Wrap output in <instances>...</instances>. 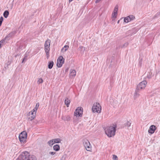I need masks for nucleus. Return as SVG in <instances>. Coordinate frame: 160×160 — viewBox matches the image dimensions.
I'll list each match as a JSON object with an SVG mask.
<instances>
[{
  "mask_svg": "<svg viewBox=\"0 0 160 160\" xmlns=\"http://www.w3.org/2000/svg\"><path fill=\"white\" fill-rule=\"evenodd\" d=\"M116 126L114 125L113 126L108 127L105 131L106 134L109 137H113L115 135V132L116 130Z\"/></svg>",
  "mask_w": 160,
  "mask_h": 160,
  "instance_id": "obj_1",
  "label": "nucleus"
},
{
  "mask_svg": "<svg viewBox=\"0 0 160 160\" xmlns=\"http://www.w3.org/2000/svg\"><path fill=\"white\" fill-rule=\"evenodd\" d=\"M20 157L22 160H37V158L35 156L29 155V153L27 151L22 153Z\"/></svg>",
  "mask_w": 160,
  "mask_h": 160,
  "instance_id": "obj_2",
  "label": "nucleus"
},
{
  "mask_svg": "<svg viewBox=\"0 0 160 160\" xmlns=\"http://www.w3.org/2000/svg\"><path fill=\"white\" fill-rule=\"evenodd\" d=\"M101 110V107L99 103H96L93 104L92 108V110L93 112L99 113L100 112Z\"/></svg>",
  "mask_w": 160,
  "mask_h": 160,
  "instance_id": "obj_3",
  "label": "nucleus"
},
{
  "mask_svg": "<svg viewBox=\"0 0 160 160\" xmlns=\"http://www.w3.org/2000/svg\"><path fill=\"white\" fill-rule=\"evenodd\" d=\"M83 145L87 151H90L91 150V147L89 141L86 138H84L82 140Z\"/></svg>",
  "mask_w": 160,
  "mask_h": 160,
  "instance_id": "obj_4",
  "label": "nucleus"
},
{
  "mask_svg": "<svg viewBox=\"0 0 160 160\" xmlns=\"http://www.w3.org/2000/svg\"><path fill=\"white\" fill-rule=\"evenodd\" d=\"M27 137V133L25 131L22 132L19 136V141L21 143H24L25 142Z\"/></svg>",
  "mask_w": 160,
  "mask_h": 160,
  "instance_id": "obj_5",
  "label": "nucleus"
},
{
  "mask_svg": "<svg viewBox=\"0 0 160 160\" xmlns=\"http://www.w3.org/2000/svg\"><path fill=\"white\" fill-rule=\"evenodd\" d=\"M147 83V82L146 80H143L140 82L137 86V89L141 90L142 89H144Z\"/></svg>",
  "mask_w": 160,
  "mask_h": 160,
  "instance_id": "obj_6",
  "label": "nucleus"
},
{
  "mask_svg": "<svg viewBox=\"0 0 160 160\" xmlns=\"http://www.w3.org/2000/svg\"><path fill=\"white\" fill-rule=\"evenodd\" d=\"M83 112V108L81 107H78L74 112V115L77 117L82 116Z\"/></svg>",
  "mask_w": 160,
  "mask_h": 160,
  "instance_id": "obj_7",
  "label": "nucleus"
},
{
  "mask_svg": "<svg viewBox=\"0 0 160 160\" xmlns=\"http://www.w3.org/2000/svg\"><path fill=\"white\" fill-rule=\"evenodd\" d=\"M64 59L63 58L62 56H60L58 58L57 62V65L58 68L61 67L62 65L64 63Z\"/></svg>",
  "mask_w": 160,
  "mask_h": 160,
  "instance_id": "obj_8",
  "label": "nucleus"
},
{
  "mask_svg": "<svg viewBox=\"0 0 160 160\" xmlns=\"http://www.w3.org/2000/svg\"><path fill=\"white\" fill-rule=\"evenodd\" d=\"M51 41L48 39L45 42L44 44V50L45 52H49Z\"/></svg>",
  "mask_w": 160,
  "mask_h": 160,
  "instance_id": "obj_9",
  "label": "nucleus"
},
{
  "mask_svg": "<svg viewBox=\"0 0 160 160\" xmlns=\"http://www.w3.org/2000/svg\"><path fill=\"white\" fill-rule=\"evenodd\" d=\"M36 112L32 110L30 112L28 113V120L29 121H32L35 117L36 115Z\"/></svg>",
  "mask_w": 160,
  "mask_h": 160,
  "instance_id": "obj_10",
  "label": "nucleus"
},
{
  "mask_svg": "<svg viewBox=\"0 0 160 160\" xmlns=\"http://www.w3.org/2000/svg\"><path fill=\"white\" fill-rule=\"evenodd\" d=\"M156 129V128L154 125H152L149 128L148 130V132L149 133L152 134L155 131Z\"/></svg>",
  "mask_w": 160,
  "mask_h": 160,
  "instance_id": "obj_11",
  "label": "nucleus"
},
{
  "mask_svg": "<svg viewBox=\"0 0 160 160\" xmlns=\"http://www.w3.org/2000/svg\"><path fill=\"white\" fill-rule=\"evenodd\" d=\"M140 90L136 88L133 96L134 99H136L140 96L139 91Z\"/></svg>",
  "mask_w": 160,
  "mask_h": 160,
  "instance_id": "obj_12",
  "label": "nucleus"
},
{
  "mask_svg": "<svg viewBox=\"0 0 160 160\" xmlns=\"http://www.w3.org/2000/svg\"><path fill=\"white\" fill-rule=\"evenodd\" d=\"M16 33V31L14 30L10 33L8 35L6 36L5 38L4 39L6 40V38H10L14 35Z\"/></svg>",
  "mask_w": 160,
  "mask_h": 160,
  "instance_id": "obj_13",
  "label": "nucleus"
},
{
  "mask_svg": "<svg viewBox=\"0 0 160 160\" xmlns=\"http://www.w3.org/2000/svg\"><path fill=\"white\" fill-rule=\"evenodd\" d=\"M70 77H74L76 75V71L75 70L71 69L70 71Z\"/></svg>",
  "mask_w": 160,
  "mask_h": 160,
  "instance_id": "obj_14",
  "label": "nucleus"
},
{
  "mask_svg": "<svg viewBox=\"0 0 160 160\" xmlns=\"http://www.w3.org/2000/svg\"><path fill=\"white\" fill-rule=\"evenodd\" d=\"M131 124V123L130 121H128L125 124V127H127V129L128 130H130L131 129V128L130 127Z\"/></svg>",
  "mask_w": 160,
  "mask_h": 160,
  "instance_id": "obj_15",
  "label": "nucleus"
},
{
  "mask_svg": "<svg viewBox=\"0 0 160 160\" xmlns=\"http://www.w3.org/2000/svg\"><path fill=\"white\" fill-rule=\"evenodd\" d=\"M70 102V100H69L67 98H65V103L67 107H69Z\"/></svg>",
  "mask_w": 160,
  "mask_h": 160,
  "instance_id": "obj_16",
  "label": "nucleus"
},
{
  "mask_svg": "<svg viewBox=\"0 0 160 160\" xmlns=\"http://www.w3.org/2000/svg\"><path fill=\"white\" fill-rule=\"evenodd\" d=\"M81 53H83L85 50V48L83 46H80L78 49Z\"/></svg>",
  "mask_w": 160,
  "mask_h": 160,
  "instance_id": "obj_17",
  "label": "nucleus"
},
{
  "mask_svg": "<svg viewBox=\"0 0 160 160\" xmlns=\"http://www.w3.org/2000/svg\"><path fill=\"white\" fill-rule=\"evenodd\" d=\"M60 146L59 145L56 144L53 146V149L56 151H58L60 150Z\"/></svg>",
  "mask_w": 160,
  "mask_h": 160,
  "instance_id": "obj_18",
  "label": "nucleus"
},
{
  "mask_svg": "<svg viewBox=\"0 0 160 160\" xmlns=\"http://www.w3.org/2000/svg\"><path fill=\"white\" fill-rule=\"evenodd\" d=\"M53 65V62L52 61H50L48 62V68L49 69H51Z\"/></svg>",
  "mask_w": 160,
  "mask_h": 160,
  "instance_id": "obj_19",
  "label": "nucleus"
},
{
  "mask_svg": "<svg viewBox=\"0 0 160 160\" xmlns=\"http://www.w3.org/2000/svg\"><path fill=\"white\" fill-rule=\"evenodd\" d=\"M9 14V12L8 10L5 11L3 13V15L4 17L5 18H7Z\"/></svg>",
  "mask_w": 160,
  "mask_h": 160,
  "instance_id": "obj_20",
  "label": "nucleus"
},
{
  "mask_svg": "<svg viewBox=\"0 0 160 160\" xmlns=\"http://www.w3.org/2000/svg\"><path fill=\"white\" fill-rule=\"evenodd\" d=\"M69 48V46L68 45H65L62 49L61 51L62 52H66Z\"/></svg>",
  "mask_w": 160,
  "mask_h": 160,
  "instance_id": "obj_21",
  "label": "nucleus"
},
{
  "mask_svg": "<svg viewBox=\"0 0 160 160\" xmlns=\"http://www.w3.org/2000/svg\"><path fill=\"white\" fill-rule=\"evenodd\" d=\"M39 105V102H37L36 103V105L35 107L34 108V109L32 110H33V111H34V112H37V110H38V108Z\"/></svg>",
  "mask_w": 160,
  "mask_h": 160,
  "instance_id": "obj_22",
  "label": "nucleus"
},
{
  "mask_svg": "<svg viewBox=\"0 0 160 160\" xmlns=\"http://www.w3.org/2000/svg\"><path fill=\"white\" fill-rule=\"evenodd\" d=\"M48 143L49 146H52L54 143L53 139L51 140L48 141Z\"/></svg>",
  "mask_w": 160,
  "mask_h": 160,
  "instance_id": "obj_23",
  "label": "nucleus"
},
{
  "mask_svg": "<svg viewBox=\"0 0 160 160\" xmlns=\"http://www.w3.org/2000/svg\"><path fill=\"white\" fill-rule=\"evenodd\" d=\"M28 54L27 53H25L24 55V57L23 58L22 61V63H23L24 62L26 61L27 60V57L28 56Z\"/></svg>",
  "mask_w": 160,
  "mask_h": 160,
  "instance_id": "obj_24",
  "label": "nucleus"
},
{
  "mask_svg": "<svg viewBox=\"0 0 160 160\" xmlns=\"http://www.w3.org/2000/svg\"><path fill=\"white\" fill-rule=\"evenodd\" d=\"M54 140V143H58L60 142L61 140L59 138H56L53 139Z\"/></svg>",
  "mask_w": 160,
  "mask_h": 160,
  "instance_id": "obj_25",
  "label": "nucleus"
},
{
  "mask_svg": "<svg viewBox=\"0 0 160 160\" xmlns=\"http://www.w3.org/2000/svg\"><path fill=\"white\" fill-rule=\"evenodd\" d=\"M124 21L126 23H128L131 21L129 20V19H128V17H127L124 18Z\"/></svg>",
  "mask_w": 160,
  "mask_h": 160,
  "instance_id": "obj_26",
  "label": "nucleus"
},
{
  "mask_svg": "<svg viewBox=\"0 0 160 160\" xmlns=\"http://www.w3.org/2000/svg\"><path fill=\"white\" fill-rule=\"evenodd\" d=\"M43 81L42 79L41 78H40L38 79V80L37 81V83L38 84L42 83L43 82Z\"/></svg>",
  "mask_w": 160,
  "mask_h": 160,
  "instance_id": "obj_27",
  "label": "nucleus"
},
{
  "mask_svg": "<svg viewBox=\"0 0 160 160\" xmlns=\"http://www.w3.org/2000/svg\"><path fill=\"white\" fill-rule=\"evenodd\" d=\"M117 15V12H113L112 14V17L113 18H116V16Z\"/></svg>",
  "mask_w": 160,
  "mask_h": 160,
  "instance_id": "obj_28",
  "label": "nucleus"
},
{
  "mask_svg": "<svg viewBox=\"0 0 160 160\" xmlns=\"http://www.w3.org/2000/svg\"><path fill=\"white\" fill-rule=\"evenodd\" d=\"M128 17V19H129V20H130V21L132 20L135 18L134 17L133 15H130Z\"/></svg>",
  "mask_w": 160,
  "mask_h": 160,
  "instance_id": "obj_29",
  "label": "nucleus"
},
{
  "mask_svg": "<svg viewBox=\"0 0 160 160\" xmlns=\"http://www.w3.org/2000/svg\"><path fill=\"white\" fill-rule=\"evenodd\" d=\"M56 152H49V154L54 156L53 157H54L55 156V155L56 154Z\"/></svg>",
  "mask_w": 160,
  "mask_h": 160,
  "instance_id": "obj_30",
  "label": "nucleus"
},
{
  "mask_svg": "<svg viewBox=\"0 0 160 160\" xmlns=\"http://www.w3.org/2000/svg\"><path fill=\"white\" fill-rule=\"evenodd\" d=\"M118 6L117 5H116L114 8V10L113 11L114 12H117L118 10Z\"/></svg>",
  "mask_w": 160,
  "mask_h": 160,
  "instance_id": "obj_31",
  "label": "nucleus"
},
{
  "mask_svg": "<svg viewBox=\"0 0 160 160\" xmlns=\"http://www.w3.org/2000/svg\"><path fill=\"white\" fill-rule=\"evenodd\" d=\"M5 40V39H2L0 41V48L1 47L2 43H4Z\"/></svg>",
  "mask_w": 160,
  "mask_h": 160,
  "instance_id": "obj_32",
  "label": "nucleus"
},
{
  "mask_svg": "<svg viewBox=\"0 0 160 160\" xmlns=\"http://www.w3.org/2000/svg\"><path fill=\"white\" fill-rule=\"evenodd\" d=\"M113 159L114 160H118V157L116 155H113Z\"/></svg>",
  "mask_w": 160,
  "mask_h": 160,
  "instance_id": "obj_33",
  "label": "nucleus"
},
{
  "mask_svg": "<svg viewBox=\"0 0 160 160\" xmlns=\"http://www.w3.org/2000/svg\"><path fill=\"white\" fill-rule=\"evenodd\" d=\"M128 42H126L123 45L122 47L123 48L126 47L128 46Z\"/></svg>",
  "mask_w": 160,
  "mask_h": 160,
  "instance_id": "obj_34",
  "label": "nucleus"
},
{
  "mask_svg": "<svg viewBox=\"0 0 160 160\" xmlns=\"http://www.w3.org/2000/svg\"><path fill=\"white\" fill-rule=\"evenodd\" d=\"M49 52H45L46 53V55L47 58H48L49 57Z\"/></svg>",
  "mask_w": 160,
  "mask_h": 160,
  "instance_id": "obj_35",
  "label": "nucleus"
},
{
  "mask_svg": "<svg viewBox=\"0 0 160 160\" xmlns=\"http://www.w3.org/2000/svg\"><path fill=\"white\" fill-rule=\"evenodd\" d=\"M142 59L141 58L139 61V64L140 65H141V64H142Z\"/></svg>",
  "mask_w": 160,
  "mask_h": 160,
  "instance_id": "obj_36",
  "label": "nucleus"
},
{
  "mask_svg": "<svg viewBox=\"0 0 160 160\" xmlns=\"http://www.w3.org/2000/svg\"><path fill=\"white\" fill-rule=\"evenodd\" d=\"M147 78H151V77L150 76V75H148L147 76Z\"/></svg>",
  "mask_w": 160,
  "mask_h": 160,
  "instance_id": "obj_37",
  "label": "nucleus"
},
{
  "mask_svg": "<svg viewBox=\"0 0 160 160\" xmlns=\"http://www.w3.org/2000/svg\"><path fill=\"white\" fill-rule=\"evenodd\" d=\"M101 0H96V2L97 3V2H99Z\"/></svg>",
  "mask_w": 160,
  "mask_h": 160,
  "instance_id": "obj_38",
  "label": "nucleus"
},
{
  "mask_svg": "<svg viewBox=\"0 0 160 160\" xmlns=\"http://www.w3.org/2000/svg\"><path fill=\"white\" fill-rule=\"evenodd\" d=\"M119 20H118V22H117L118 23H119Z\"/></svg>",
  "mask_w": 160,
  "mask_h": 160,
  "instance_id": "obj_39",
  "label": "nucleus"
},
{
  "mask_svg": "<svg viewBox=\"0 0 160 160\" xmlns=\"http://www.w3.org/2000/svg\"><path fill=\"white\" fill-rule=\"evenodd\" d=\"M69 119H70V117H68V119H67V120H69Z\"/></svg>",
  "mask_w": 160,
  "mask_h": 160,
  "instance_id": "obj_40",
  "label": "nucleus"
}]
</instances>
